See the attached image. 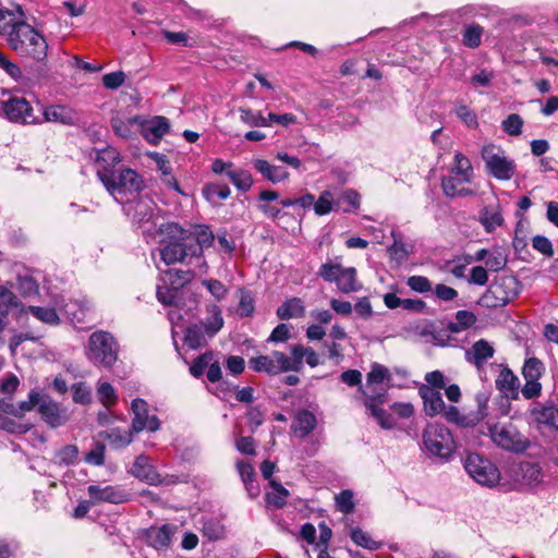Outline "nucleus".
<instances>
[{
	"label": "nucleus",
	"mask_w": 558,
	"mask_h": 558,
	"mask_svg": "<svg viewBox=\"0 0 558 558\" xmlns=\"http://www.w3.org/2000/svg\"><path fill=\"white\" fill-rule=\"evenodd\" d=\"M97 175L106 190L120 204L129 202L130 197L140 193L144 189V180L131 168L120 170H98Z\"/></svg>",
	"instance_id": "1"
},
{
	"label": "nucleus",
	"mask_w": 558,
	"mask_h": 558,
	"mask_svg": "<svg viewBox=\"0 0 558 558\" xmlns=\"http://www.w3.org/2000/svg\"><path fill=\"white\" fill-rule=\"evenodd\" d=\"M7 41L22 57H28L38 62L47 58L48 44L46 38L31 26L26 20H22L16 25V28L11 32Z\"/></svg>",
	"instance_id": "2"
},
{
	"label": "nucleus",
	"mask_w": 558,
	"mask_h": 558,
	"mask_svg": "<svg viewBox=\"0 0 558 558\" xmlns=\"http://www.w3.org/2000/svg\"><path fill=\"white\" fill-rule=\"evenodd\" d=\"M158 232L169 238L168 242H166L165 239L160 240L165 245L159 248L160 258L166 265L183 262L192 264V262L195 260V257H192L190 250H187L186 231L178 223H162L159 226Z\"/></svg>",
	"instance_id": "3"
},
{
	"label": "nucleus",
	"mask_w": 558,
	"mask_h": 558,
	"mask_svg": "<svg viewBox=\"0 0 558 558\" xmlns=\"http://www.w3.org/2000/svg\"><path fill=\"white\" fill-rule=\"evenodd\" d=\"M86 357L96 366L111 368L119 356V343L108 331H94L87 341Z\"/></svg>",
	"instance_id": "4"
},
{
	"label": "nucleus",
	"mask_w": 558,
	"mask_h": 558,
	"mask_svg": "<svg viewBox=\"0 0 558 558\" xmlns=\"http://www.w3.org/2000/svg\"><path fill=\"white\" fill-rule=\"evenodd\" d=\"M422 449L441 462L450 460L454 451V440L450 430L440 424H428L422 434Z\"/></svg>",
	"instance_id": "5"
},
{
	"label": "nucleus",
	"mask_w": 558,
	"mask_h": 558,
	"mask_svg": "<svg viewBox=\"0 0 558 558\" xmlns=\"http://www.w3.org/2000/svg\"><path fill=\"white\" fill-rule=\"evenodd\" d=\"M521 284L513 276H504L489 286L480 299V304L488 308L504 307L520 293Z\"/></svg>",
	"instance_id": "6"
},
{
	"label": "nucleus",
	"mask_w": 558,
	"mask_h": 558,
	"mask_svg": "<svg viewBox=\"0 0 558 558\" xmlns=\"http://www.w3.org/2000/svg\"><path fill=\"white\" fill-rule=\"evenodd\" d=\"M482 158L488 174L500 181L511 180L517 170L513 159L507 156L502 147L487 144L482 148Z\"/></svg>",
	"instance_id": "7"
},
{
	"label": "nucleus",
	"mask_w": 558,
	"mask_h": 558,
	"mask_svg": "<svg viewBox=\"0 0 558 558\" xmlns=\"http://www.w3.org/2000/svg\"><path fill=\"white\" fill-rule=\"evenodd\" d=\"M463 466L466 473L478 484L487 487H494L500 481L498 468L485 457L470 452L463 460Z\"/></svg>",
	"instance_id": "8"
},
{
	"label": "nucleus",
	"mask_w": 558,
	"mask_h": 558,
	"mask_svg": "<svg viewBox=\"0 0 558 558\" xmlns=\"http://www.w3.org/2000/svg\"><path fill=\"white\" fill-rule=\"evenodd\" d=\"M489 434L498 447L508 451L524 452L530 446L529 439L510 423L493 424Z\"/></svg>",
	"instance_id": "9"
},
{
	"label": "nucleus",
	"mask_w": 558,
	"mask_h": 558,
	"mask_svg": "<svg viewBox=\"0 0 558 558\" xmlns=\"http://www.w3.org/2000/svg\"><path fill=\"white\" fill-rule=\"evenodd\" d=\"M124 207L126 215L131 218L133 226L142 228L143 233L153 235L157 223L154 221L155 203L148 197H140L135 202H128Z\"/></svg>",
	"instance_id": "10"
},
{
	"label": "nucleus",
	"mask_w": 558,
	"mask_h": 558,
	"mask_svg": "<svg viewBox=\"0 0 558 558\" xmlns=\"http://www.w3.org/2000/svg\"><path fill=\"white\" fill-rule=\"evenodd\" d=\"M248 366L254 372L266 373L270 376L292 372L290 355L281 351H272L268 355L251 357Z\"/></svg>",
	"instance_id": "11"
},
{
	"label": "nucleus",
	"mask_w": 558,
	"mask_h": 558,
	"mask_svg": "<svg viewBox=\"0 0 558 558\" xmlns=\"http://www.w3.org/2000/svg\"><path fill=\"white\" fill-rule=\"evenodd\" d=\"M510 476L520 487H535L543 483L544 473L541 465L532 461H521L512 465Z\"/></svg>",
	"instance_id": "12"
},
{
	"label": "nucleus",
	"mask_w": 558,
	"mask_h": 558,
	"mask_svg": "<svg viewBox=\"0 0 558 558\" xmlns=\"http://www.w3.org/2000/svg\"><path fill=\"white\" fill-rule=\"evenodd\" d=\"M131 410L133 413L132 430L134 433L144 430L155 433L160 428L159 418L157 415L149 413V405L144 399H134L131 403Z\"/></svg>",
	"instance_id": "13"
},
{
	"label": "nucleus",
	"mask_w": 558,
	"mask_h": 558,
	"mask_svg": "<svg viewBox=\"0 0 558 558\" xmlns=\"http://www.w3.org/2000/svg\"><path fill=\"white\" fill-rule=\"evenodd\" d=\"M5 117L15 123L32 124L37 122L33 107L23 97H12L3 102Z\"/></svg>",
	"instance_id": "14"
},
{
	"label": "nucleus",
	"mask_w": 558,
	"mask_h": 558,
	"mask_svg": "<svg viewBox=\"0 0 558 558\" xmlns=\"http://www.w3.org/2000/svg\"><path fill=\"white\" fill-rule=\"evenodd\" d=\"M172 276V271L167 270L160 278L161 283L157 284V300L166 306L175 304L179 289L189 282L186 274L180 280H173Z\"/></svg>",
	"instance_id": "15"
},
{
	"label": "nucleus",
	"mask_w": 558,
	"mask_h": 558,
	"mask_svg": "<svg viewBox=\"0 0 558 558\" xmlns=\"http://www.w3.org/2000/svg\"><path fill=\"white\" fill-rule=\"evenodd\" d=\"M365 397L364 405L369 410L371 415L375 417L380 427L384 429L395 428L397 423L392 414L379 407L387 401V391L384 390L380 393L371 395L365 392Z\"/></svg>",
	"instance_id": "16"
},
{
	"label": "nucleus",
	"mask_w": 558,
	"mask_h": 558,
	"mask_svg": "<svg viewBox=\"0 0 558 558\" xmlns=\"http://www.w3.org/2000/svg\"><path fill=\"white\" fill-rule=\"evenodd\" d=\"M87 492L94 505L101 502L123 504L129 500V494L119 486L89 485Z\"/></svg>",
	"instance_id": "17"
},
{
	"label": "nucleus",
	"mask_w": 558,
	"mask_h": 558,
	"mask_svg": "<svg viewBox=\"0 0 558 558\" xmlns=\"http://www.w3.org/2000/svg\"><path fill=\"white\" fill-rule=\"evenodd\" d=\"M41 418L51 428L64 425L69 420V413L65 408H61L56 401L49 398H43L38 407Z\"/></svg>",
	"instance_id": "18"
},
{
	"label": "nucleus",
	"mask_w": 558,
	"mask_h": 558,
	"mask_svg": "<svg viewBox=\"0 0 558 558\" xmlns=\"http://www.w3.org/2000/svg\"><path fill=\"white\" fill-rule=\"evenodd\" d=\"M214 239V234L207 226H197L193 233L186 232L187 250H190L192 257L199 260L203 257L204 248L209 247Z\"/></svg>",
	"instance_id": "19"
},
{
	"label": "nucleus",
	"mask_w": 558,
	"mask_h": 558,
	"mask_svg": "<svg viewBox=\"0 0 558 558\" xmlns=\"http://www.w3.org/2000/svg\"><path fill=\"white\" fill-rule=\"evenodd\" d=\"M500 367L501 369L495 379L499 395L518 400L521 386L519 377L507 365H500Z\"/></svg>",
	"instance_id": "20"
},
{
	"label": "nucleus",
	"mask_w": 558,
	"mask_h": 558,
	"mask_svg": "<svg viewBox=\"0 0 558 558\" xmlns=\"http://www.w3.org/2000/svg\"><path fill=\"white\" fill-rule=\"evenodd\" d=\"M494 354V347L487 340L480 339L465 350L464 357L468 363L481 371Z\"/></svg>",
	"instance_id": "21"
},
{
	"label": "nucleus",
	"mask_w": 558,
	"mask_h": 558,
	"mask_svg": "<svg viewBox=\"0 0 558 558\" xmlns=\"http://www.w3.org/2000/svg\"><path fill=\"white\" fill-rule=\"evenodd\" d=\"M531 417L538 425L558 430V408L553 403H537L530 411Z\"/></svg>",
	"instance_id": "22"
},
{
	"label": "nucleus",
	"mask_w": 558,
	"mask_h": 558,
	"mask_svg": "<svg viewBox=\"0 0 558 558\" xmlns=\"http://www.w3.org/2000/svg\"><path fill=\"white\" fill-rule=\"evenodd\" d=\"M174 531L175 526L170 524L151 526L145 532L146 542L157 550L167 549L171 543Z\"/></svg>",
	"instance_id": "23"
},
{
	"label": "nucleus",
	"mask_w": 558,
	"mask_h": 558,
	"mask_svg": "<svg viewBox=\"0 0 558 558\" xmlns=\"http://www.w3.org/2000/svg\"><path fill=\"white\" fill-rule=\"evenodd\" d=\"M22 20H26V14L20 4H14L12 9L0 7V35L5 36L8 40L11 32Z\"/></svg>",
	"instance_id": "24"
},
{
	"label": "nucleus",
	"mask_w": 558,
	"mask_h": 558,
	"mask_svg": "<svg viewBox=\"0 0 558 558\" xmlns=\"http://www.w3.org/2000/svg\"><path fill=\"white\" fill-rule=\"evenodd\" d=\"M418 395L423 399L426 415L435 416L445 411V402L439 390L422 385L418 388Z\"/></svg>",
	"instance_id": "25"
},
{
	"label": "nucleus",
	"mask_w": 558,
	"mask_h": 558,
	"mask_svg": "<svg viewBox=\"0 0 558 558\" xmlns=\"http://www.w3.org/2000/svg\"><path fill=\"white\" fill-rule=\"evenodd\" d=\"M304 359L311 367H315L319 363L318 354L312 348H305L302 344L290 347L292 372L299 373L302 371Z\"/></svg>",
	"instance_id": "26"
},
{
	"label": "nucleus",
	"mask_w": 558,
	"mask_h": 558,
	"mask_svg": "<svg viewBox=\"0 0 558 558\" xmlns=\"http://www.w3.org/2000/svg\"><path fill=\"white\" fill-rule=\"evenodd\" d=\"M170 124L165 117H155L142 126V134L145 140L154 145H157L165 134L168 133Z\"/></svg>",
	"instance_id": "27"
},
{
	"label": "nucleus",
	"mask_w": 558,
	"mask_h": 558,
	"mask_svg": "<svg viewBox=\"0 0 558 558\" xmlns=\"http://www.w3.org/2000/svg\"><path fill=\"white\" fill-rule=\"evenodd\" d=\"M132 474L150 485H157L160 483L159 475L150 464L149 458L144 454H141L135 459L132 465Z\"/></svg>",
	"instance_id": "28"
},
{
	"label": "nucleus",
	"mask_w": 558,
	"mask_h": 558,
	"mask_svg": "<svg viewBox=\"0 0 558 558\" xmlns=\"http://www.w3.org/2000/svg\"><path fill=\"white\" fill-rule=\"evenodd\" d=\"M253 166L256 171L271 183L282 182L289 177V172L284 168L270 165L264 159H255Z\"/></svg>",
	"instance_id": "29"
},
{
	"label": "nucleus",
	"mask_w": 558,
	"mask_h": 558,
	"mask_svg": "<svg viewBox=\"0 0 558 558\" xmlns=\"http://www.w3.org/2000/svg\"><path fill=\"white\" fill-rule=\"evenodd\" d=\"M316 424V416L311 411L301 410L294 417L292 429L298 437L304 438L315 429Z\"/></svg>",
	"instance_id": "30"
},
{
	"label": "nucleus",
	"mask_w": 558,
	"mask_h": 558,
	"mask_svg": "<svg viewBox=\"0 0 558 558\" xmlns=\"http://www.w3.org/2000/svg\"><path fill=\"white\" fill-rule=\"evenodd\" d=\"M335 283L338 290L345 294L357 292L362 289V284L357 281L356 269L354 267H343Z\"/></svg>",
	"instance_id": "31"
},
{
	"label": "nucleus",
	"mask_w": 558,
	"mask_h": 558,
	"mask_svg": "<svg viewBox=\"0 0 558 558\" xmlns=\"http://www.w3.org/2000/svg\"><path fill=\"white\" fill-rule=\"evenodd\" d=\"M512 399L497 395L488 404V411L484 412L482 420H497L510 413Z\"/></svg>",
	"instance_id": "32"
},
{
	"label": "nucleus",
	"mask_w": 558,
	"mask_h": 558,
	"mask_svg": "<svg viewBox=\"0 0 558 558\" xmlns=\"http://www.w3.org/2000/svg\"><path fill=\"white\" fill-rule=\"evenodd\" d=\"M276 314L282 320L301 318L305 315V306L300 298H292L283 302Z\"/></svg>",
	"instance_id": "33"
},
{
	"label": "nucleus",
	"mask_w": 558,
	"mask_h": 558,
	"mask_svg": "<svg viewBox=\"0 0 558 558\" xmlns=\"http://www.w3.org/2000/svg\"><path fill=\"white\" fill-rule=\"evenodd\" d=\"M133 430L122 429L120 427L109 428L99 434L100 437L107 439L111 447L121 449L129 446L133 439Z\"/></svg>",
	"instance_id": "34"
},
{
	"label": "nucleus",
	"mask_w": 558,
	"mask_h": 558,
	"mask_svg": "<svg viewBox=\"0 0 558 558\" xmlns=\"http://www.w3.org/2000/svg\"><path fill=\"white\" fill-rule=\"evenodd\" d=\"M480 222L484 227L485 231L493 232L504 223V217L498 206H485L480 211Z\"/></svg>",
	"instance_id": "35"
},
{
	"label": "nucleus",
	"mask_w": 558,
	"mask_h": 558,
	"mask_svg": "<svg viewBox=\"0 0 558 558\" xmlns=\"http://www.w3.org/2000/svg\"><path fill=\"white\" fill-rule=\"evenodd\" d=\"M389 378H390V374H389V371L387 367H385L378 363H373L371 371L366 377V386H365L366 390H364L363 393L364 395H365V392H367L368 395L380 393L379 391H376L375 386L378 384H383L385 380H387Z\"/></svg>",
	"instance_id": "36"
},
{
	"label": "nucleus",
	"mask_w": 558,
	"mask_h": 558,
	"mask_svg": "<svg viewBox=\"0 0 558 558\" xmlns=\"http://www.w3.org/2000/svg\"><path fill=\"white\" fill-rule=\"evenodd\" d=\"M202 533L208 541H219L226 535V526L218 518H206L203 520Z\"/></svg>",
	"instance_id": "37"
},
{
	"label": "nucleus",
	"mask_w": 558,
	"mask_h": 558,
	"mask_svg": "<svg viewBox=\"0 0 558 558\" xmlns=\"http://www.w3.org/2000/svg\"><path fill=\"white\" fill-rule=\"evenodd\" d=\"M46 121L60 122L62 124H72L73 112L65 106H49L44 110Z\"/></svg>",
	"instance_id": "38"
},
{
	"label": "nucleus",
	"mask_w": 558,
	"mask_h": 558,
	"mask_svg": "<svg viewBox=\"0 0 558 558\" xmlns=\"http://www.w3.org/2000/svg\"><path fill=\"white\" fill-rule=\"evenodd\" d=\"M343 266L341 265V258L336 257L335 259H328L323 263L317 271V276L324 281L335 283Z\"/></svg>",
	"instance_id": "39"
},
{
	"label": "nucleus",
	"mask_w": 558,
	"mask_h": 558,
	"mask_svg": "<svg viewBox=\"0 0 558 558\" xmlns=\"http://www.w3.org/2000/svg\"><path fill=\"white\" fill-rule=\"evenodd\" d=\"M476 323V316L473 312L466 310H460L454 315V320L448 324V329L458 333L470 327H472Z\"/></svg>",
	"instance_id": "40"
},
{
	"label": "nucleus",
	"mask_w": 558,
	"mask_h": 558,
	"mask_svg": "<svg viewBox=\"0 0 558 558\" xmlns=\"http://www.w3.org/2000/svg\"><path fill=\"white\" fill-rule=\"evenodd\" d=\"M508 263V255L506 250L500 246H495L490 250L485 266L486 269L493 272H498L502 270Z\"/></svg>",
	"instance_id": "41"
},
{
	"label": "nucleus",
	"mask_w": 558,
	"mask_h": 558,
	"mask_svg": "<svg viewBox=\"0 0 558 558\" xmlns=\"http://www.w3.org/2000/svg\"><path fill=\"white\" fill-rule=\"evenodd\" d=\"M206 331L203 324H194L186 328L184 343L191 349H198L206 342Z\"/></svg>",
	"instance_id": "42"
},
{
	"label": "nucleus",
	"mask_w": 558,
	"mask_h": 558,
	"mask_svg": "<svg viewBox=\"0 0 558 558\" xmlns=\"http://www.w3.org/2000/svg\"><path fill=\"white\" fill-rule=\"evenodd\" d=\"M270 486L272 492L266 494L267 504L276 508H282L287 504L289 490L275 480L270 481Z\"/></svg>",
	"instance_id": "43"
},
{
	"label": "nucleus",
	"mask_w": 558,
	"mask_h": 558,
	"mask_svg": "<svg viewBox=\"0 0 558 558\" xmlns=\"http://www.w3.org/2000/svg\"><path fill=\"white\" fill-rule=\"evenodd\" d=\"M210 316L203 324L204 330L208 337L215 336L223 326V318L220 308L217 305H211L209 308Z\"/></svg>",
	"instance_id": "44"
},
{
	"label": "nucleus",
	"mask_w": 558,
	"mask_h": 558,
	"mask_svg": "<svg viewBox=\"0 0 558 558\" xmlns=\"http://www.w3.org/2000/svg\"><path fill=\"white\" fill-rule=\"evenodd\" d=\"M226 175L242 192H247L253 185L252 174L246 170H228Z\"/></svg>",
	"instance_id": "45"
},
{
	"label": "nucleus",
	"mask_w": 558,
	"mask_h": 558,
	"mask_svg": "<svg viewBox=\"0 0 558 558\" xmlns=\"http://www.w3.org/2000/svg\"><path fill=\"white\" fill-rule=\"evenodd\" d=\"M21 311L25 313H32L38 320L45 324L58 325L60 322L59 315L53 307H41L31 305L27 308H23Z\"/></svg>",
	"instance_id": "46"
},
{
	"label": "nucleus",
	"mask_w": 558,
	"mask_h": 558,
	"mask_svg": "<svg viewBox=\"0 0 558 558\" xmlns=\"http://www.w3.org/2000/svg\"><path fill=\"white\" fill-rule=\"evenodd\" d=\"M544 372V363L536 357L526 359L522 367V376L525 380H539Z\"/></svg>",
	"instance_id": "47"
},
{
	"label": "nucleus",
	"mask_w": 558,
	"mask_h": 558,
	"mask_svg": "<svg viewBox=\"0 0 558 558\" xmlns=\"http://www.w3.org/2000/svg\"><path fill=\"white\" fill-rule=\"evenodd\" d=\"M255 312V302L252 292L246 289L239 290V305L236 314L239 317H251Z\"/></svg>",
	"instance_id": "48"
},
{
	"label": "nucleus",
	"mask_w": 558,
	"mask_h": 558,
	"mask_svg": "<svg viewBox=\"0 0 558 558\" xmlns=\"http://www.w3.org/2000/svg\"><path fill=\"white\" fill-rule=\"evenodd\" d=\"M484 28L478 24L468 25L462 33V43L465 47L475 49L482 43Z\"/></svg>",
	"instance_id": "49"
},
{
	"label": "nucleus",
	"mask_w": 558,
	"mask_h": 558,
	"mask_svg": "<svg viewBox=\"0 0 558 558\" xmlns=\"http://www.w3.org/2000/svg\"><path fill=\"white\" fill-rule=\"evenodd\" d=\"M351 539L363 548L369 550H377L381 547L383 543L372 539L368 533L364 532L360 527H352L350 531Z\"/></svg>",
	"instance_id": "50"
},
{
	"label": "nucleus",
	"mask_w": 558,
	"mask_h": 558,
	"mask_svg": "<svg viewBox=\"0 0 558 558\" xmlns=\"http://www.w3.org/2000/svg\"><path fill=\"white\" fill-rule=\"evenodd\" d=\"M451 173L456 175H461L462 181H471L473 169L469 158L462 155L461 153H456L454 165L451 169Z\"/></svg>",
	"instance_id": "51"
},
{
	"label": "nucleus",
	"mask_w": 558,
	"mask_h": 558,
	"mask_svg": "<svg viewBox=\"0 0 558 558\" xmlns=\"http://www.w3.org/2000/svg\"><path fill=\"white\" fill-rule=\"evenodd\" d=\"M23 306L19 298L5 286L0 284V310L1 314L7 316L11 308ZM24 307H22L23 310Z\"/></svg>",
	"instance_id": "52"
},
{
	"label": "nucleus",
	"mask_w": 558,
	"mask_h": 558,
	"mask_svg": "<svg viewBox=\"0 0 558 558\" xmlns=\"http://www.w3.org/2000/svg\"><path fill=\"white\" fill-rule=\"evenodd\" d=\"M240 120L252 128H267L266 117L260 111L240 108Z\"/></svg>",
	"instance_id": "53"
},
{
	"label": "nucleus",
	"mask_w": 558,
	"mask_h": 558,
	"mask_svg": "<svg viewBox=\"0 0 558 558\" xmlns=\"http://www.w3.org/2000/svg\"><path fill=\"white\" fill-rule=\"evenodd\" d=\"M333 197H335L333 193L329 190H326L320 193L317 201L314 198L313 209H314L315 214L317 216H324V215L329 214L332 210L333 205H335Z\"/></svg>",
	"instance_id": "54"
},
{
	"label": "nucleus",
	"mask_w": 558,
	"mask_h": 558,
	"mask_svg": "<svg viewBox=\"0 0 558 558\" xmlns=\"http://www.w3.org/2000/svg\"><path fill=\"white\" fill-rule=\"evenodd\" d=\"M97 161L104 165L101 170H105V168L114 170V167L121 161V158L116 148L107 147L98 153Z\"/></svg>",
	"instance_id": "55"
},
{
	"label": "nucleus",
	"mask_w": 558,
	"mask_h": 558,
	"mask_svg": "<svg viewBox=\"0 0 558 558\" xmlns=\"http://www.w3.org/2000/svg\"><path fill=\"white\" fill-rule=\"evenodd\" d=\"M97 396H98L99 401L106 408L113 405L118 400V396L116 393L114 388L112 387L111 384L106 383V381L98 383Z\"/></svg>",
	"instance_id": "56"
},
{
	"label": "nucleus",
	"mask_w": 558,
	"mask_h": 558,
	"mask_svg": "<svg viewBox=\"0 0 558 558\" xmlns=\"http://www.w3.org/2000/svg\"><path fill=\"white\" fill-rule=\"evenodd\" d=\"M523 119L518 113H511L501 122L504 132L511 136H518L522 133Z\"/></svg>",
	"instance_id": "57"
},
{
	"label": "nucleus",
	"mask_w": 558,
	"mask_h": 558,
	"mask_svg": "<svg viewBox=\"0 0 558 558\" xmlns=\"http://www.w3.org/2000/svg\"><path fill=\"white\" fill-rule=\"evenodd\" d=\"M78 458V449L75 445L62 447L56 454L57 462L63 465L74 464Z\"/></svg>",
	"instance_id": "58"
},
{
	"label": "nucleus",
	"mask_w": 558,
	"mask_h": 558,
	"mask_svg": "<svg viewBox=\"0 0 558 558\" xmlns=\"http://www.w3.org/2000/svg\"><path fill=\"white\" fill-rule=\"evenodd\" d=\"M106 447L102 442L97 441L94 447L85 454V462L92 465L101 466L105 463Z\"/></svg>",
	"instance_id": "59"
},
{
	"label": "nucleus",
	"mask_w": 558,
	"mask_h": 558,
	"mask_svg": "<svg viewBox=\"0 0 558 558\" xmlns=\"http://www.w3.org/2000/svg\"><path fill=\"white\" fill-rule=\"evenodd\" d=\"M43 398L39 392L32 390L28 399L16 404V417H22L26 412L32 411L36 405L39 407Z\"/></svg>",
	"instance_id": "60"
},
{
	"label": "nucleus",
	"mask_w": 558,
	"mask_h": 558,
	"mask_svg": "<svg viewBox=\"0 0 558 558\" xmlns=\"http://www.w3.org/2000/svg\"><path fill=\"white\" fill-rule=\"evenodd\" d=\"M213 359V352H205L204 354L199 355L190 367L191 375L196 378L201 377L204 374L205 369L208 368Z\"/></svg>",
	"instance_id": "61"
},
{
	"label": "nucleus",
	"mask_w": 558,
	"mask_h": 558,
	"mask_svg": "<svg viewBox=\"0 0 558 558\" xmlns=\"http://www.w3.org/2000/svg\"><path fill=\"white\" fill-rule=\"evenodd\" d=\"M38 283L31 276L17 277V290L23 296H31L38 293Z\"/></svg>",
	"instance_id": "62"
},
{
	"label": "nucleus",
	"mask_w": 558,
	"mask_h": 558,
	"mask_svg": "<svg viewBox=\"0 0 558 558\" xmlns=\"http://www.w3.org/2000/svg\"><path fill=\"white\" fill-rule=\"evenodd\" d=\"M203 192L208 199L214 197H218L219 199H227L231 194L230 187L228 185L219 183L206 185Z\"/></svg>",
	"instance_id": "63"
},
{
	"label": "nucleus",
	"mask_w": 558,
	"mask_h": 558,
	"mask_svg": "<svg viewBox=\"0 0 558 558\" xmlns=\"http://www.w3.org/2000/svg\"><path fill=\"white\" fill-rule=\"evenodd\" d=\"M208 292L218 301L226 298L228 288L217 279H205L202 281Z\"/></svg>",
	"instance_id": "64"
}]
</instances>
